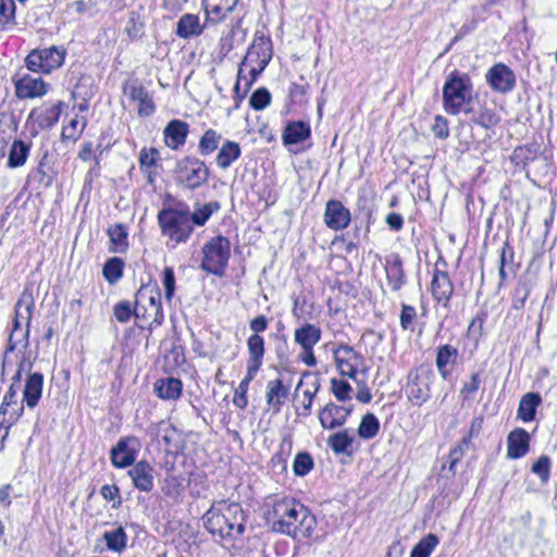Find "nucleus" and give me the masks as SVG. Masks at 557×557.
Wrapping results in <instances>:
<instances>
[{
    "instance_id": "c85d7f7f",
    "label": "nucleus",
    "mask_w": 557,
    "mask_h": 557,
    "mask_svg": "<svg viewBox=\"0 0 557 557\" xmlns=\"http://www.w3.org/2000/svg\"><path fill=\"white\" fill-rule=\"evenodd\" d=\"M311 135V127L308 122L294 121L289 122L283 132L282 139L285 146L296 145L305 141Z\"/></svg>"
},
{
    "instance_id": "ea45409f",
    "label": "nucleus",
    "mask_w": 557,
    "mask_h": 557,
    "mask_svg": "<svg viewBox=\"0 0 557 557\" xmlns=\"http://www.w3.org/2000/svg\"><path fill=\"white\" fill-rule=\"evenodd\" d=\"M354 435L349 433V431L343 430L339 432H336L329 436L326 443L327 446L336 454H347L351 455V451H349V448L351 447L354 443Z\"/></svg>"
},
{
    "instance_id": "e2e57ef3",
    "label": "nucleus",
    "mask_w": 557,
    "mask_h": 557,
    "mask_svg": "<svg viewBox=\"0 0 557 557\" xmlns=\"http://www.w3.org/2000/svg\"><path fill=\"white\" fill-rule=\"evenodd\" d=\"M162 285L164 287V298L168 302H171L176 285L174 270L170 267H166L162 272Z\"/></svg>"
},
{
    "instance_id": "412c9836",
    "label": "nucleus",
    "mask_w": 557,
    "mask_h": 557,
    "mask_svg": "<svg viewBox=\"0 0 557 557\" xmlns=\"http://www.w3.org/2000/svg\"><path fill=\"white\" fill-rule=\"evenodd\" d=\"M406 395L414 406H421L430 398L429 382L417 370H411L408 374Z\"/></svg>"
},
{
    "instance_id": "f8f14e48",
    "label": "nucleus",
    "mask_w": 557,
    "mask_h": 557,
    "mask_svg": "<svg viewBox=\"0 0 557 557\" xmlns=\"http://www.w3.org/2000/svg\"><path fill=\"white\" fill-rule=\"evenodd\" d=\"M333 356L339 373L356 380L357 371L363 364V357L348 345H339L333 350Z\"/></svg>"
},
{
    "instance_id": "e433bc0d",
    "label": "nucleus",
    "mask_w": 557,
    "mask_h": 557,
    "mask_svg": "<svg viewBox=\"0 0 557 557\" xmlns=\"http://www.w3.org/2000/svg\"><path fill=\"white\" fill-rule=\"evenodd\" d=\"M107 233L110 238L109 250L111 252L122 253L126 251L128 248V233L122 223L111 225Z\"/></svg>"
},
{
    "instance_id": "864d4df0",
    "label": "nucleus",
    "mask_w": 557,
    "mask_h": 557,
    "mask_svg": "<svg viewBox=\"0 0 557 557\" xmlns=\"http://www.w3.org/2000/svg\"><path fill=\"white\" fill-rule=\"evenodd\" d=\"M552 460L547 455H542L532 465L531 471L537 475L542 483H547L550 476Z\"/></svg>"
},
{
    "instance_id": "20e7f679",
    "label": "nucleus",
    "mask_w": 557,
    "mask_h": 557,
    "mask_svg": "<svg viewBox=\"0 0 557 557\" xmlns=\"http://www.w3.org/2000/svg\"><path fill=\"white\" fill-rule=\"evenodd\" d=\"M158 223L162 235L175 245L186 243L194 232V226L190 223V210L184 202L159 211Z\"/></svg>"
},
{
    "instance_id": "72a5a7b5",
    "label": "nucleus",
    "mask_w": 557,
    "mask_h": 557,
    "mask_svg": "<svg viewBox=\"0 0 557 557\" xmlns=\"http://www.w3.org/2000/svg\"><path fill=\"white\" fill-rule=\"evenodd\" d=\"M387 284L393 292H398L406 284V275L403 262L399 256H395L392 261H387L385 267Z\"/></svg>"
},
{
    "instance_id": "6e6d98bb",
    "label": "nucleus",
    "mask_w": 557,
    "mask_h": 557,
    "mask_svg": "<svg viewBox=\"0 0 557 557\" xmlns=\"http://www.w3.org/2000/svg\"><path fill=\"white\" fill-rule=\"evenodd\" d=\"M471 447L470 437H462L460 442L449 453V470L455 471L456 465L461 460L465 454Z\"/></svg>"
},
{
    "instance_id": "13d9d810",
    "label": "nucleus",
    "mask_w": 557,
    "mask_h": 557,
    "mask_svg": "<svg viewBox=\"0 0 557 557\" xmlns=\"http://www.w3.org/2000/svg\"><path fill=\"white\" fill-rule=\"evenodd\" d=\"M135 312L136 305L133 307L128 300L120 301L113 307L114 317L120 323H127L133 315L135 317Z\"/></svg>"
},
{
    "instance_id": "f03ea898",
    "label": "nucleus",
    "mask_w": 557,
    "mask_h": 557,
    "mask_svg": "<svg viewBox=\"0 0 557 557\" xmlns=\"http://www.w3.org/2000/svg\"><path fill=\"white\" fill-rule=\"evenodd\" d=\"M206 529L221 540L234 541L243 535L246 525L245 511L237 502H214L202 517Z\"/></svg>"
},
{
    "instance_id": "58836bf2",
    "label": "nucleus",
    "mask_w": 557,
    "mask_h": 557,
    "mask_svg": "<svg viewBox=\"0 0 557 557\" xmlns=\"http://www.w3.org/2000/svg\"><path fill=\"white\" fill-rule=\"evenodd\" d=\"M541 396L536 393H527L522 396L518 408V418L523 422H530L534 420L536 408L541 404Z\"/></svg>"
},
{
    "instance_id": "f257e3e1",
    "label": "nucleus",
    "mask_w": 557,
    "mask_h": 557,
    "mask_svg": "<svg viewBox=\"0 0 557 557\" xmlns=\"http://www.w3.org/2000/svg\"><path fill=\"white\" fill-rule=\"evenodd\" d=\"M273 530L295 539H308L317 527L315 517L295 499H280L271 512Z\"/></svg>"
},
{
    "instance_id": "4be33fe9",
    "label": "nucleus",
    "mask_w": 557,
    "mask_h": 557,
    "mask_svg": "<svg viewBox=\"0 0 557 557\" xmlns=\"http://www.w3.org/2000/svg\"><path fill=\"white\" fill-rule=\"evenodd\" d=\"M459 351L456 347L445 344L436 348L435 364L443 380H447L458 362Z\"/></svg>"
},
{
    "instance_id": "423d86ee",
    "label": "nucleus",
    "mask_w": 557,
    "mask_h": 557,
    "mask_svg": "<svg viewBox=\"0 0 557 557\" xmlns=\"http://www.w3.org/2000/svg\"><path fill=\"white\" fill-rule=\"evenodd\" d=\"M231 258L228 238L218 235L208 240L202 247L200 269L207 273L222 277L225 275Z\"/></svg>"
},
{
    "instance_id": "2eb2a0df",
    "label": "nucleus",
    "mask_w": 557,
    "mask_h": 557,
    "mask_svg": "<svg viewBox=\"0 0 557 557\" xmlns=\"http://www.w3.org/2000/svg\"><path fill=\"white\" fill-rule=\"evenodd\" d=\"M239 0H203V9L207 14V21L211 24H220L226 21L231 15L238 13ZM243 17V14H240Z\"/></svg>"
},
{
    "instance_id": "4c0bfd02",
    "label": "nucleus",
    "mask_w": 557,
    "mask_h": 557,
    "mask_svg": "<svg viewBox=\"0 0 557 557\" xmlns=\"http://www.w3.org/2000/svg\"><path fill=\"white\" fill-rule=\"evenodd\" d=\"M34 308H35V301H34L33 295L29 293H23L21 295V297L18 298V300L16 301L15 308H14L15 315L18 319L26 320V332L24 335V337L26 338V342L28 341V336H29V326H30Z\"/></svg>"
},
{
    "instance_id": "2f4dec72",
    "label": "nucleus",
    "mask_w": 557,
    "mask_h": 557,
    "mask_svg": "<svg viewBox=\"0 0 557 557\" xmlns=\"http://www.w3.org/2000/svg\"><path fill=\"white\" fill-rule=\"evenodd\" d=\"M203 32V25L200 24L199 16L191 13L182 15L176 24V35L183 39L198 37Z\"/></svg>"
},
{
    "instance_id": "a878e982",
    "label": "nucleus",
    "mask_w": 557,
    "mask_h": 557,
    "mask_svg": "<svg viewBox=\"0 0 557 557\" xmlns=\"http://www.w3.org/2000/svg\"><path fill=\"white\" fill-rule=\"evenodd\" d=\"M289 394V387L284 385L282 379L270 380L265 386V401L269 408L278 413Z\"/></svg>"
},
{
    "instance_id": "774afa93",
    "label": "nucleus",
    "mask_w": 557,
    "mask_h": 557,
    "mask_svg": "<svg viewBox=\"0 0 557 557\" xmlns=\"http://www.w3.org/2000/svg\"><path fill=\"white\" fill-rule=\"evenodd\" d=\"M417 317V311L413 306L403 304L401 312H400V326L403 330H410L412 327V323Z\"/></svg>"
},
{
    "instance_id": "603ef678",
    "label": "nucleus",
    "mask_w": 557,
    "mask_h": 557,
    "mask_svg": "<svg viewBox=\"0 0 557 557\" xmlns=\"http://www.w3.org/2000/svg\"><path fill=\"white\" fill-rule=\"evenodd\" d=\"M292 447L290 441H283L280 445V449L276 454L273 455L271 458V467L273 470H277L280 472H283L286 470V463H287V456L289 454Z\"/></svg>"
},
{
    "instance_id": "6ab92c4d",
    "label": "nucleus",
    "mask_w": 557,
    "mask_h": 557,
    "mask_svg": "<svg viewBox=\"0 0 557 557\" xmlns=\"http://www.w3.org/2000/svg\"><path fill=\"white\" fill-rule=\"evenodd\" d=\"M15 95L20 99H33L45 96L49 90V85L41 77H35L26 74L15 81Z\"/></svg>"
},
{
    "instance_id": "c756f323",
    "label": "nucleus",
    "mask_w": 557,
    "mask_h": 557,
    "mask_svg": "<svg viewBox=\"0 0 557 557\" xmlns=\"http://www.w3.org/2000/svg\"><path fill=\"white\" fill-rule=\"evenodd\" d=\"M128 95L133 101L138 102L137 112L139 116L147 117L154 113L156 106L153 103L152 97L144 86L131 85Z\"/></svg>"
},
{
    "instance_id": "a19ab883",
    "label": "nucleus",
    "mask_w": 557,
    "mask_h": 557,
    "mask_svg": "<svg viewBox=\"0 0 557 557\" xmlns=\"http://www.w3.org/2000/svg\"><path fill=\"white\" fill-rule=\"evenodd\" d=\"M515 250L513 247L506 240L499 251V277L502 281L507 278V274L515 275Z\"/></svg>"
},
{
    "instance_id": "473e14b6",
    "label": "nucleus",
    "mask_w": 557,
    "mask_h": 557,
    "mask_svg": "<svg viewBox=\"0 0 557 557\" xmlns=\"http://www.w3.org/2000/svg\"><path fill=\"white\" fill-rule=\"evenodd\" d=\"M242 156V149L238 143L233 140H224L220 147L215 162L216 165L222 169H228L235 161Z\"/></svg>"
},
{
    "instance_id": "de8ad7c7",
    "label": "nucleus",
    "mask_w": 557,
    "mask_h": 557,
    "mask_svg": "<svg viewBox=\"0 0 557 557\" xmlns=\"http://www.w3.org/2000/svg\"><path fill=\"white\" fill-rule=\"evenodd\" d=\"M220 209V203L216 201L208 202L197 208L193 213L190 212L191 225L203 226L211 215Z\"/></svg>"
},
{
    "instance_id": "7c9ffc66",
    "label": "nucleus",
    "mask_w": 557,
    "mask_h": 557,
    "mask_svg": "<svg viewBox=\"0 0 557 557\" xmlns=\"http://www.w3.org/2000/svg\"><path fill=\"white\" fill-rule=\"evenodd\" d=\"M306 386L304 389L305 400L302 401L304 416H309L311 411V406L313 398L320 389V379L315 374H311L306 372L302 374L301 380L296 386V391H298L301 386Z\"/></svg>"
},
{
    "instance_id": "bb28decb",
    "label": "nucleus",
    "mask_w": 557,
    "mask_h": 557,
    "mask_svg": "<svg viewBox=\"0 0 557 557\" xmlns=\"http://www.w3.org/2000/svg\"><path fill=\"white\" fill-rule=\"evenodd\" d=\"M160 152L157 148L144 147L139 151L138 162L140 171L147 176V183L152 185L157 176L158 161Z\"/></svg>"
},
{
    "instance_id": "f3484780",
    "label": "nucleus",
    "mask_w": 557,
    "mask_h": 557,
    "mask_svg": "<svg viewBox=\"0 0 557 557\" xmlns=\"http://www.w3.org/2000/svg\"><path fill=\"white\" fill-rule=\"evenodd\" d=\"M257 354L253 352L252 359L247 360V370L245 377L240 381L238 384L234 397H233V404L238 407L239 409H245L248 405V388L251 381L256 377L259 370L262 367V362L260 361V356L257 357Z\"/></svg>"
},
{
    "instance_id": "7ed1b4c3",
    "label": "nucleus",
    "mask_w": 557,
    "mask_h": 557,
    "mask_svg": "<svg viewBox=\"0 0 557 557\" xmlns=\"http://www.w3.org/2000/svg\"><path fill=\"white\" fill-rule=\"evenodd\" d=\"M473 86L468 74L453 72L443 86V108L446 113L457 115L473 112Z\"/></svg>"
},
{
    "instance_id": "c9c22d12",
    "label": "nucleus",
    "mask_w": 557,
    "mask_h": 557,
    "mask_svg": "<svg viewBox=\"0 0 557 557\" xmlns=\"http://www.w3.org/2000/svg\"><path fill=\"white\" fill-rule=\"evenodd\" d=\"M182 389V381L175 377L161 379L154 383V392L162 399L175 400L180 398Z\"/></svg>"
},
{
    "instance_id": "4d7b16f0",
    "label": "nucleus",
    "mask_w": 557,
    "mask_h": 557,
    "mask_svg": "<svg viewBox=\"0 0 557 557\" xmlns=\"http://www.w3.org/2000/svg\"><path fill=\"white\" fill-rule=\"evenodd\" d=\"M144 28V22L140 20V15L136 11H131L125 26V32L129 39L134 40L140 37Z\"/></svg>"
},
{
    "instance_id": "5fc2aeb1",
    "label": "nucleus",
    "mask_w": 557,
    "mask_h": 557,
    "mask_svg": "<svg viewBox=\"0 0 557 557\" xmlns=\"http://www.w3.org/2000/svg\"><path fill=\"white\" fill-rule=\"evenodd\" d=\"M240 21H242V16L240 15L232 17V20H231V22H232L231 30L228 32L227 35H224V36L221 37L220 44H219V46H220L219 53L221 54V57H223V58L226 57L233 50V36H234V32H235V28L239 27Z\"/></svg>"
},
{
    "instance_id": "4468645a",
    "label": "nucleus",
    "mask_w": 557,
    "mask_h": 557,
    "mask_svg": "<svg viewBox=\"0 0 557 557\" xmlns=\"http://www.w3.org/2000/svg\"><path fill=\"white\" fill-rule=\"evenodd\" d=\"M323 221L330 230L343 231L348 227L351 214L339 200L331 199L325 205Z\"/></svg>"
},
{
    "instance_id": "6e6552de",
    "label": "nucleus",
    "mask_w": 557,
    "mask_h": 557,
    "mask_svg": "<svg viewBox=\"0 0 557 557\" xmlns=\"http://www.w3.org/2000/svg\"><path fill=\"white\" fill-rule=\"evenodd\" d=\"M136 319L151 320V323L161 325L164 319L161 304V293L157 286H141L135 295Z\"/></svg>"
},
{
    "instance_id": "a18cd8bd",
    "label": "nucleus",
    "mask_w": 557,
    "mask_h": 557,
    "mask_svg": "<svg viewBox=\"0 0 557 557\" xmlns=\"http://www.w3.org/2000/svg\"><path fill=\"white\" fill-rule=\"evenodd\" d=\"M15 1L0 0V27L4 30L13 29L16 26Z\"/></svg>"
},
{
    "instance_id": "c03bdc74",
    "label": "nucleus",
    "mask_w": 557,
    "mask_h": 557,
    "mask_svg": "<svg viewBox=\"0 0 557 557\" xmlns=\"http://www.w3.org/2000/svg\"><path fill=\"white\" fill-rule=\"evenodd\" d=\"M222 135L216 131L209 128L200 137L198 151L201 156H209L214 152L222 141Z\"/></svg>"
},
{
    "instance_id": "09e8293b",
    "label": "nucleus",
    "mask_w": 557,
    "mask_h": 557,
    "mask_svg": "<svg viewBox=\"0 0 557 557\" xmlns=\"http://www.w3.org/2000/svg\"><path fill=\"white\" fill-rule=\"evenodd\" d=\"M438 543V537L435 534L430 533L413 546L410 557H429Z\"/></svg>"
},
{
    "instance_id": "69168bd1",
    "label": "nucleus",
    "mask_w": 557,
    "mask_h": 557,
    "mask_svg": "<svg viewBox=\"0 0 557 557\" xmlns=\"http://www.w3.org/2000/svg\"><path fill=\"white\" fill-rule=\"evenodd\" d=\"M61 104L62 102H58L51 106L45 113L38 116L39 125L41 127H50L58 122L61 114Z\"/></svg>"
},
{
    "instance_id": "9d476101",
    "label": "nucleus",
    "mask_w": 557,
    "mask_h": 557,
    "mask_svg": "<svg viewBox=\"0 0 557 557\" xmlns=\"http://www.w3.org/2000/svg\"><path fill=\"white\" fill-rule=\"evenodd\" d=\"M65 58V50L55 46L35 49L25 59L26 67L35 73L49 74L59 69Z\"/></svg>"
},
{
    "instance_id": "3c124183",
    "label": "nucleus",
    "mask_w": 557,
    "mask_h": 557,
    "mask_svg": "<svg viewBox=\"0 0 557 557\" xmlns=\"http://www.w3.org/2000/svg\"><path fill=\"white\" fill-rule=\"evenodd\" d=\"M123 260L113 257L104 263L102 274L110 284H114L123 276Z\"/></svg>"
},
{
    "instance_id": "0eeeda50",
    "label": "nucleus",
    "mask_w": 557,
    "mask_h": 557,
    "mask_svg": "<svg viewBox=\"0 0 557 557\" xmlns=\"http://www.w3.org/2000/svg\"><path fill=\"white\" fill-rule=\"evenodd\" d=\"M176 183L189 190H196L208 182L209 169L195 157L178 160L174 169Z\"/></svg>"
},
{
    "instance_id": "bf43d9fd",
    "label": "nucleus",
    "mask_w": 557,
    "mask_h": 557,
    "mask_svg": "<svg viewBox=\"0 0 557 557\" xmlns=\"http://www.w3.org/2000/svg\"><path fill=\"white\" fill-rule=\"evenodd\" d=\"M270 102L271 94L267 88L263 87L255 90L249 99L250 107L256 111L265 109Z\"/></svg>"
},
{
    "instance_id": "1a4fd4ad",
    "label": "nucleus",
    "mask_w": 557,
    "mask_h": 557,
    "mask_svg": "<svg viewBox=\"0 0 557 557\" xmlns=\"http://www.w3.org/2000/svg\"><path fill=\"white\" fill-rule=\"evenodd\" d=\"M21 386L18 382H12L5 392L0 406V429L4 430V437L9 435L10 429L18 421L24 413V400L20 399Z\"/></svg>"
},
{
    "instance_id": "49530a36",
    "label": "nucleus",
    "mask_w": 557,
    "mask_h": 557,
    "mask_svg": "<svg viewBox=\"0 0 557 557\" xmlns=\"http://www.w3.org/2000/svg\"><path fill=\"white\" fill-rule=\"evenodd\" d=\"M107 547L113 552H122L126 547L127 535L123 527H119L103 534Z\"/></svg>"
},
{
    "instance_id": "0e129e2a",
    "label": "nucleus",
    "mask_w": 557,
    "mask_h": 557,
    "mask_svg": "<svg viewBox=\"0 0 557 557\" xmlns=\"http://www.w3.org/2000/svg\"><path fill=\"white\" fill-rule=\"evenodd\" d=\"M332 393L338 401H345L350 399V393L352 391L350 384L343 380L332 379L331 380Z\"/></svg>"
},
{
    "instance_id": "dca6fc26",
    "label": "nucleus",
    "mask_w": 557,
    "mask_h": 557,
    "mask_svg": "<svg viewBox=\"0 0 557 557\" xmlns=\"http://www.w3.org/2000/svg\"><path fill=\"white\" fill-rule=\"evenodd\" d=\"M269 326V320L265 315H258L250 320L249 329L252 334L247 339V348H248V359H252L253 352L256 356H260V361L263 363V358L265 354L264 347V338L260 335V333L264 332Z\"/></svg>"
},
{
    "instance_id": "39448f33",
    "label": "nucleus",
    "mask_w": 557,
    "mask_h": 557,
    "mask_svg": "<svg viewBox=\"0 0 557 557\" xmlns=\"http://www.w3.org/2000/svg\"><path fill=\"white\" fill-rule=\"evenodd\" d=\"M273 55V46L270 37H256L248 48V51L239 66L237 83L235 89L239 88V81L243 78L244 67H249L250 79L248 85L252 84L257 77L264 71Z\"/></svg>"
},
{
    "instance_id": "ddd939ff",
    "label": "nucleus",
    "mask_w": 557,
    "mask_h": 557,
    "mask_svg": "<svg viewBox=\"0 0 557 557\" xmlns=\"http://www.w3.org/2000/svg\"><path fill=\"white\" fill-rule=\"evenodd\" d=\"M490 87L499 94H508L516 87L513 71L504 63L494 64L485 75Z\"/></svg>"
},
{
    "instance_id": "79ce46f5",
    "label": "nucleus",
    "mask_w": 557,
    "mask_h": 557,
    "mask_svg": "<svg viewBox=\"0 0 557 557\" xmlns=\"http://www.w3.org/2000/svg\"><path fill=\"white\" fill-rule=\"evenodd\" d=\"M30 145L23 140H14L8 156V168L16 169L25 164L29 156Z\"/></svg>"
},
{
    "instance_id": "aec40b11",
    "label": "nucleus",
    "mask_w": 557,
    "mask_h": 557,
    "mask_svg": "<svg viewBox=\"0 0 557 557\" xmlns=\"http://www.w3.org/2000/svg\"><path fill=\"white\" fill-rule=\"evenodd\" d=\"M154 469L146 460L136 462L129 470L128 475L133 485L140 492L149 493L154 487Z\"/></svg>"
},
{
    "instance_id": "37998d69",
    "label": "nucleus",
    "mask_w": 557,
    "mask_h": 557,
    "mask_svg": "<svg viewBox=\"0 0 557 557\" xmlns=\"http://www.w3.org/2000/svg\"><path fill=\"white\" fill-rule=\"evenodd\" d=\"M472 113L471 121L485 129L493 128L500 122V117L494 108L482 106L476 113L474 111Z\"/></svg>"
},
{
    "instance_id": "338daca9",
    "label": "nucleus",
    "mask_w": 557,
    "mask_h": 557,
    "mask_svg": "<svg viewBox=\"0 0 557 557\" xmlns=\"http://www.w3.org/2000/svg\"><path fill=\"white\" fill-rule=\"evenodd\" d=\"M86 126V120L83 121L82 125L79 126V121L77 117H74L70 121V123L63 127L62 131V137L67 139L76 140L81 134L84 132V128Z\"/></svg>"
},
{
    "instance_id": "8fccbe9b",
    "label": "nucleus",
    "mask_w": 557,
    "mask_h": 557,
    "mask_svg": "<svg viewBox=\"0 0 557 557\" xmlns=\"http://www.w3.org/2000/svg\"><path fill=\"white\" fill-rule=\"evenodd\" d=\"M380 430V422L373 413H367L362 417L358 428V435L364 440H371L376 436Z\"/></svg>"
},
{
    "instance_id": "680f3d73",
    "label": "nucleus",
    "mask_w": 557,
    "mask_h": 557,
    "mask_svg": "<svg viewBox=\"0 0 557 557\" xmlns=\"http://www.w3.org/2000/svg\"><path fill=\"white\" fill-rule=\"evenodd\" d=\"M482 383L481 374L473 372L468 382H465L460 388V396L463 400L472 399L474 394L479 391Z\"/></svg>"
},
{
    "instance_id": "052dcab7",
    "label": "nucleus",
    "mask_w": 557,
    "mask_h": 557,
    "mask_svg": "<svg viewBox=\"0 0 557 557\" xmlns=\"http://www.w3.org/2000/svg\"><path fill=\"white\" fill-rule=\"evenodd\" d=\"M313 468L312 457L308 453H299L296 455L293 469L296 475L304 476Z\"/></svg>"
},
{
    "instance_id": "5701e85b",
    "label": "nucleus",
    "mask_w": 557,
    "mask_h": 557,
    "mask_svg": "<svg viewBox=\"0 0 557 557\" xmlns=\"http://www.w3.org/2000/svg\"><path fill=\"white\" fill-rule=\"evenodd\" d=\"M431 293L437 302L442 304L445 308L448 307L454 293V285L447 272L437 269L434 270L431 282Z\"/></svg>"
},
{
    "instance_id": "393cba45",
    "label": "nucleus",
    "mask_w": 557,
    "mask_h": 557,
    "mask_svg": "<svg viewBox=\"0 0 557 557\" xmlns=\"http://www.w3.org/2000/svg\"><path fill=\"white\" fill-rule=\"evenodd\" d=\"M530 450V434L521 428H517L507 437V458L520 459Z\"/></svg>"
},
{
    "instance_id": "9b49d317",
    "label": "nucleus",
    "mask_w": 557,
    "mask_h": 557,
    "mask_svg": "<svg viewBox=\"0 0 557 557\" xmlns=\"http://www.w3.org/2000/svg\"><path fill=\"white\" fill-rule=\"evenodd\" d=\"M140 447V442L136 436L120 438L110 450L112 466L119 469L133 467Z\"/></svg>"
},
{
    "instance_id": "f704fd0d",
    "label": "nucleus",
    "mask_w": 557,
    "mask_h": 557,
    "mask_svg": "<svg viewBox=\"0 0 557 557\" xmlns=\"http://www.w3.org/2000/svg\"><path fill=\"white\" fill-rule=\"evenodd\" d=\"M322 331L319 326L306 323L295 330L294 338L301 349L314 347L321 339Z\"/></svg>"
},
{
    "instance_id": "cd10ccee",
    "label": "nucleus",
    "mask_w": 557,
    "mask_h": 557,
    "mask_svg": "<svg viewBox=\"0 0 557 557\" xmlns=\"http://www.w3.org/2000/svg\"><path fill=\"white\" fill-rule=\"evenodd\" d=\"M44 375L35 372L28 375L24 391L23 400L28 408H35L42 395Z\"/></svg>"
},
{
    "instance_id": "b1692460",
    "label": "nucleus",
    "mask_w": 557,
    "mask_h": 557,
    "mask_svg": "<svg viewBox=\"0 0 557 557\" xmlns=\"http://www.w3.org/2000/svg\"><path fill=\"white\" fill-rule=\"evenodd\" d=\"M188 133L189 125L187 122L172 120L163 129L164 143L169 148L177 150L185 145Z\"/></svg>"
},
{
    "instance_id": "a211bd4d",
    "label": "nucleus",
    "mask_w": 557,
    "mask_h": 557,
    "mask_svg": "<svg viewBox=\"0 0 557 557\" xmlns=\"http://www.w3.org/2000/svg\"><path fill=\"white\" fill-rule=\"evenodd\" d=\"M351 411V407L329 403L319 412V421L323 429L334 430L346 423Z\"/></svg>"
}]
</instances>
